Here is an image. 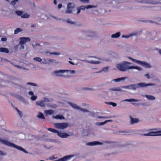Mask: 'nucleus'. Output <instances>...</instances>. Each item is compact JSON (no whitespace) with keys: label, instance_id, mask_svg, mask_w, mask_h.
Masks as SVG:
<instances>
[{"label":"nucleus","instance_id":"16","mask_svg":"<svg viewBox=\"0 0 161 161\" xmlns=\"http://www.w3.org/2000/svg\"><path fill=\"white\" fill-rule=\"evenodd\" d=\"M141 65L144 67L146 68H149L151 67V66L150 65L146 62H142V64H141Z\"/></svg>","mask_w":161,"mask_h":161},{"label":"nucleus","instance_id":"34","mask_svg":"<svg viewBox=\"0 0 161 161\" xmlns=\"http://www.w3.org/2000/svg\"><path fill=\"white\" fill-rule=\"evenodd\" d=\"M37 98V97L36 96H35L34 95H33V96H32L31 97V99L33 101H35L36 99Z\"/></svg>","mask_w":161,"mask_h":161},{"label":"nucleus","instance_id":"7","mask_svg":"<svg viewBox=\"0 0 161 161\" xmlns=\"http://www.w3.org/2000/svg\"><path fill=\"white\" fill-rule=\"evenodd\" d=\"M144 136H161V131L157 132H151L148 133L147 134H143Z\"/></svg>","mask_w":161,"mask_h":161},{"label":"nucleus","instance_id":"46","mask_svg":"<svg viewBox=\"0 0 161 161\" xmlns=\"http://www.w3.org/2000/svg\"><path fill=\"white\" fill-rule=\"evenodd\" d=\"M132 36V35H129V36H125V35H123L122 36V37L123 38H129V37H130V36Z\"/></svg>","mask_w":161,"mask_h":161},{"label":"nucleus","instance_id":"44","mask_svg":"<svg viewBox=\"0 0 161 161\" xmlns=\"http://www.w3.org/2000/svg\"><path fill=\"white\" fill-rule=\"evenodd\" d=\"M17 111L20 117L21 118L22 117V113L21 112L19 111V110L17 109Z\"/></svg>","mask_w":161,"mask_h":161},{"label":"nucleus","instance_id":"9","mask_svg":"<svg viewBox=\"0 0 161 161\" xmlns=\"http://www.w3.org/2000/svg\"><path fill=\"white\" fill-rule=\"evenodd\" d=\"M57 135L59 137L63 138H66L69 136V135L67 133L59 132V131Z\"/></svg>","mask_w":161,"mask_h":161},{"label":"nucleus","instance_id":"51","mask_svg":"<svg viewBox=\"0 0 161 161\" xmlns=\"http://www.w3.org/2000/svg\"><path fill=\"white\" fill-rule=\"evenodd\" d=\"M1 40L2 41H6L7 40V39L6 38H1Z\"/></svg>","mask_w":161,"mask_h":161},{"label":"nucleus","instance_id":"38","mask_svg":"<svg viewBox=\"0 0 161 161\" xmlns=\"http://www.w3.org/2000/svg\"><path fill=\"white\" fill-rule=\"evenodd\" d=\"M91 63L94 64H99L100 62L98 61H91Z\"/></svg>","mask_w":161,"mask_h":161},{"label":"nucleus","instance_id":"57","mask_svg":"<svg viewBox=\"0 0 161 161\" xmlns=\"http://www.w3.org/2000/svg\"><path fill=\"white\" fill-rule=\"evenodd\" d=\"M53 59H48V61L49 62H53Z\"/></svg>","mask_w":161,"mask_h":161},{"label":"nucleus","instance_id":"13","mask_svg":"<svg viewBox=\"0 0 161 161\" xmlns=\"http://www.w3.org/2000/svg\"><path fill=\"white\" fill-rule=\"evenodd\" d=\"M130 124H133L137 123L139 121V119L137 118H133L131 116H130Z\"/></svg>","mask_w":161,"mask_h":161},{"label":"nucleus","instance_id":"10","mask_svg":"<svg viewBox=\"0 0 161 161\" xmlns=\"http://www.w3.org/2000/svg\"><path fill=\"white\" fill-rule=\"evenodd\" d=\"M97 6H94V5H87L86 6H81L80 7V8L81 9V10H84L86 8V9L91 8H96Z\"/></svg>","mask_w":161,"mask_h":161},{"label":"nucleus","instance_id":"35","mask_svg":"<svg viewBox=\"0 0 161 161\" xmlns=\"http://www.w3.org/2000/svg\"><path fill=\"white\" fill-rule=\"evenodd\" d=\"M18 0H14L11 2V4L13 5H14L16 2L18 1Z\"/></svg>","mask_w":161,"mask_h":161},{"label":"nucleus","instance_id":"58","mask_svg":"<svg viewBox=\"0 0 161 161\" xmlns=\"http://www.w3.org/2000/svg\"><path fill=\"white\" fill-rule=\"evenodd\" d=\"M44 100L45 102H49V100L48 99H47L46 98H44Z\"/></svg>","mask_w":161,"mask_h":161},{"label":"nucleus","instance_id":"17","mask_svg":"<svg viewBox=\"0 0 161 161\" xmlns=\"http://www.w3.org/2000/svg\"><path fill=\"white\" fill-rule=\"evenodd\" d=\"M127 77H124L120 78H118L112 80V81H114L115 82H119L121 80H124L125 79H127Z\"/></svg>","mask_w":161,"mask_h":161},{"label":"nucleus","instance_id":"33","mask_svg":"<svg viewBox=\"0 0 161 161\" xmlns=\"http://www.w3.org/2000/svg\"><path fill=\"white\" fill-rule=\"evenodd\" d=\"M28 85H30L33 86H37V85L34 83H31V82H27V83Z\"/></svg>","mask_w":161,"mask_h":161},{"label":"nucleus","instance_id":"37","mask_svg":"<svg viewBox=\"0 0 161 161\" xmlns=\"http://www.w3.org/2000/svg\"><path fill=\"white\" fill-rule=\"evenodd\" d=\"M16 14L18 15H21L22 14L23 12L21 11H17L16 12Z\"/></svg>","mask_w":161,"mask_h":161},{"label":"nucleus","instance_id":"50","mask_svg":"<svg viewBox=\"0 0 161 161\" xmlns=\"http://www.w3.org/2000/svg\"><path fill=\"white\" fill-rule=\"evenodd\" d=\"M110 104H111L113 107H115L116 106V104L114 103L111 102Z\"/></svg>","mask_w":161,"mask_h":161},{"label":"nucleus","instance_id":"12","mask_svg":"<svg viewBox=\"0 0 161 161\" xmlns=\"http://www.w3.org/2000/svg\"><path fill=\"white\" fill-rule=\"evenodd\" d=\"M102 143L99 142L98 141H94L92 142H88L86 144L87 145H90V146H94L97 145H102Z\"/></svg>","mask_w":161,"mask_h":161},{"label":"nucleus","instance_id":"4","mask_svg":"<svg viewBox=\"0 0 161 161\" xmlns=\"http://www.w3.org/2000/svg\"><path fill=\"white\" fill-rule=\"evenodd\" d=\"M54 125L58 129H64L68 127V124L67 123H56Z\"/></svg>","mask_w":161,"mask_h":161},{"label":"nucleus","instance_id":"40","mask_svg":"<svg viewBox=\"0 0 161 161\" xmlns=\"http://www.w3.org/2000/svg\"><path fill=\"white\" fill-rule=\"evenodd\" d=\"M57 158V157H55L54 156H53L49 158V160H53Z\"/></svg>","mask_w":161,"mask_h":161},{"label":"nucleus","instance_id":"64","mask_svg":"<svg viewBox=\"0 0 161 161\" xmlns=\"http://www.w3.org/2000/svg\"><path fill=\"white\" fill-rule=\"evenodd\" d=\"M69 63L70 64H74L72 62H71V61H69Z\"/></svg>","mask_w":161,"mask_h":161},{"label":"nucleus","instance_id":"27","mask_svg":"<svg viewBox=\"0 0 161 161\" xmlns=\"http://www.w3.org/2000/svg\"><path fill=\"white\" fill-rule=\"evenodd\" d=\"M37 117L39 119H44L45 117L43 114L41 112H39L37 116Z\"/></svg>","mask_w":161,"mask_h":161},{"label":"nucleus","instance_id":"52","mask_svg":"<svg viewBox=\"0 0 161 161\" xmlns=\"http://www.w3.org/2000/svg\"><path fill=\"white\" fill-rule=\"evenodd\" d=\"M67 22L68 23H70L71 24H74L75 23L74 22H72V21H69V19H68L67 20Z\"/></svg>","mask_w":161,"mask_h":161},{"label":"nucleus","instance_id":"14","mask_svg":"<svg viewBox=\"0 0 161 161\" xmlns=\"http://www.w3.org/2000/svg\"><path fill=\"white\" fill-rule=\"evenodd\" d=\"M0 52L5 53H7L9 52V51L8 49L7 48L4 47H0Z\"/></svg>","mask_w":161,"mask_h":161},{"label":"nucleus","instance_id":"6","mask_svg":"<svg viewBox=\"0 0 161 161\" xmlns=\"http://www.w3.org/2000/svg\"><path fill=\"white\" fill-rule=\"evenodd\" d=\"M19 39L20 40L19 43L20 45H24L26 42L31 41L30 38L28 37H22L20 38Z\"/></svg>","mask_w":161,"mask_h":161},{"label":"nucleus","instance_id":"54","mask_svg":"<svg viewBox=\"0 0 161 161\" xmlns=\"http://www.w3.org/2000/svg\"><path fill=\"white\" fill-rule=\"evenodd\" d=\"M81 9L80 8H78L77 9V14H78L80 13Z\"/></svg>","mask_w":161,"mask_h":161},{"label":"nucleus","instance_id":"63","mask_svg":"<svg viewBox=\"0 0 161 161\" xmlns=\"http://www.w3.org/2000/svg\"><path fill=\"white\" fill-rule=\"evenodd\" d=\"M15 67H17V68H21V67L19 66V65H14Z\"/></svg>","mask_w":161,"mask_h":161},{"label":"nucleus","instance_id":"45","mask_svg":"<svg viewBox=\"0 0 161 161\" xmlns=\"http://www.w3.org/2000/svg\"><path fill=\"white\" fill-rule=\"evenodd\" d=\"M81 2L83 3H89V0H80Z\"/></svg>","mask_w":161,"mask_h":161},{"label":"nucleus","instance_id":"5","mask_svg":"<svg viewBox=\"0 0 161 161\" xmlns=\"http://www.w3.org/2000/svg\"><path fill=\"white\" fill-rule=\"evenodd\" d=\"M75 4L72 3H69L67 6V9L66 11V13H72V9L74 8Z\"/></svg>","mask_w":161,"mask_h":161},{"label":"nucleus","instance_id":"24","mask_svg":"<svg viewBox=\"0 0 161 161\" xmlns=\"http://www.w3.org/2000/svg\"><path fill=\"white\" fill-rule=\"evenodd\" d=\"M145 97L147 98V99L149 100H153L155 99V97L152 96L150 95H146Z\"/></svg>","mask_w":161,"mask_h":161},{"label":"nucleus","instance_id":"8","mask_svg":"<svg viewBox=\"0 0 161 161\" xmlns=\"http://www.w3.org/2000/svg\"><path fill=\"white\" fill-rule=\"evenodd\" d=\"M69 104L73 108L75 109H77L80 110L82 111H83L84 112H88L89 111L86 109H82L80 108V107L77 106V105L72 103L70 102H69Z\"/></svg>","mask_w":161,"mask_h":161},{"label":"nucleus","instance_id":"48","mask_svg":"<svg viewBox=\"0 0 161 161\" xmlns=\"http://www.w3.org/2000/svg\"><path fill=\"white\" fill-rule=\"evenodd\" d=\"M145 76L148 79H150V76L148 74H145Z\"/></svg>","mask_w":161,"mask_h":161},{"label":"nucleus","instance_id":"25","mask_svg":"<svg viewBox=\"0 0 161 161\" xmlns=\"http://www.w3.org/2000/svg\"><path fill=\"white\" fill-rule=\"evenodd\" d=\"M110 90L112 91H122V90L119 87H117L115 88H112L110 89Z\"/></svg>","mask_w":161,"mask_h":161},{"label":"nucleus","instance_id":"29","mask_svg":"<svg viewBox=\"0 0 161 161\" xmlns=\"http://www.w3.org/2000/svg\"><path fill=\"white\" fill-rule=\"evenodd\" d=\"M22 30L20 28H17L14 31V34H16L18 33L19 32L21 31Z\"/></svg>","mask_w":161,"mask_h":161},{"label":"nucleus","instance_id":"22","mask_svg":"<svg viewBox=\"0 0 161 161\" xmlns=\"http://www.w3.org/2000/svg\"><path fill=\"white\" fill-rule=\"evenodd\" d=\"M47 130L54 133H57V134L59 132L57 130L50 128H47Z\"/></svg>","mask_w":161,"mask_h":161},{"label":"nucleus","instance_id":"42","mask_svg":"<svg viewBox=\"0 0 161 161\" xmlns=\"http://www.w3.org/2000/svg\"><path fill=\"white\" fill-rule=\"evenodd\" d=\"M82 90H93L91 88H87V87L83 88L82 89Z\"/></svg>","mask_w":161,"mask_h":161},{"label":"nucleus","instance_id":"39","mask_svg":"<svg viewBox=\"0 0 161 161\" xmlns=\"http://www.w3.org/2000/svg\"><path fill=\"white\" fill-rule=\"evenodd\" d=\"M50 54L51 55L52 54H54L55 55H59L60 54V53L58 52H51L50 53Z\"/></svg>","mask_w":161,"mask_h":161},{"label":"nucleus","instance_id":"43","mask_svg":"<svg viewBox=\"0 0 161 161\" xmlns=\"http://www.w3.org/2000/svg\"><path fill=\"white\" fill-rule=\"evenodd\" d=\"M91 34H90L89 36H91L92 37H93V36H95L96 35V33L94 32H91Z\"/></svg>","mask_w":161,"mask_h":161},{"label":"nucleus","instance_id":"2","mask_svg":"<svg viewBox=\"0 0 161 161\" xmlns=\"http://www.w3.org/2000/svg\"><path fill=\"white\" fill-rule=\"evenodd\" d=\"M0 141L3 143L5 144L8 146L13 147L14 148L24 152L25 153H27V152L22 147H21L15 144H14L12 143H11L8 141L0 139Z\"/></svg>","mask_w":161,"mask_h":161},{"label":"nucleus","instance_id":"26","mask_svg":"<svg viewBox=\"0 0 161 161\" xmlns=\"http://www.w3.org/2000/svg\"><path fill=\"white\" fill-rule=\"evenodd\" d=\"M124 101H127L129 102H138L139 101L138 100L136 99H126L124 100Z\"/></svg>","mask_w":161,"mask_h":161},{"label":"nucleus","instance_id":"3","mask_svg":"<svg viewBox=\"0 0 161 161\" xmlns=\"http://www.w3.org/2000/svg\"><path fill=\"white\" fill-rule=\"evenodd\" d=\"M154 84H146L144 83H140L137 84H131L130 85L131 89L133 90H136L137 88H140L145 87L147 86H154Z\"/></svg>","mask_w":161,"mask_h":161},{"label":"nucleus","instance_id":"60","mask_svg":"<svg viewBox=\"0 0 161 161\" xmlns=\"http://www.w3.org/2000/svg\"><path fill=\"white\" fill-rule=\"evenodd\" d=\"M91 115L93 117L94 116L95 114L94 113H91Z\"/></svg>","mask_w":161,"mask_h":161},{"label":"nucleus","instance_id":"28","mask_svg":"<svg viewBox=\"0 0 161 161\" xmlns=\"http://www.w3.org/2000/svg\"><path fill=\"white\" fill-rule=\"evenodd\" d=\"M147 3H148L153 4H156L158 3L157 2L153 0H148V2Z\"/></svg>","mask_w":161,"mask_h":161},{"label":"nucleus","instance_id":"56","mask_svg":"<svg viewBox=\"0 0 161 161\" xmlns=\"http://www.w3.org/2000/svg\"><path fill=\"white\" fill-rule=\"evenodd\" d=\"M24 45H21V48L20 49H24V47L23 46Z\"/></svg>","mask_w":161,"mask_h":161},{"label":"nucleus","instance_id":"59","mask_svg":"<svg viewBox=\"0 0 161 161\" xmlns=\"http://www.w3.org/2000/svg\"><path fill=\"white\" fill-rule=\"evenodd\" d=\"M105 121L106 122V123H107V122H112V120H105Z\"/></svg>","mask_w":161,"mask_h":161},{"label":"nucleus","instance_id":"19","mask_svg":"<svg viewBox=\"0 0 161 161\" xmlns=\"http://www.w3.org/2000/svg\"><path fill=\"white\" fill-rule=\"evenodd\" d=\"M129 58L132 60L133 62L140 64L141 65L142 64V61L137 60L135 59H133L130 57H129Z\"/></svg>","mask_w":161,"mask_h":161},{"label":"nucleus","instance_id":"47","mask_svg":"<svg viewBox=\"0 0 161 161\" xmlns=\"http://www.w3.org/2000/svg\"><path fill=\"white\" fill-rule=\"evenodd\" d=\"M108 67H105L103 68L102 69L103 71H107L108 70Z\"/></svg>","mask_w":161,"mask_h":161},{"label":"nucleus","instance_id":"11","mask_svg":"<svg viewBox=\"0 0 161 161\" xmlns=\"http://www.w3.org/2000/svg\"><path fill=\"white\" fill-rule=\"evenodd\" d=\"M66 71V70H59L58 71H55L54 72V74H55L57 76H62V75H60V74L64 73Z\"/></svg>","mask_w":161,"mask_h":161},{"label":"nucleus","instance_id":"20","mask_svg":"<svg viewBox=\"0 0 161 161\" xmlns=\"http://www.w3.org/2000/svg\"><path fill=\"white\" fill-rule=\"evenodd\" d=\"M54 111L52 110H46L44 113L47 115H51L54 113Z\"/></svg>","mask_w":161,"mask_h":161},{"label":"nucleus","instance_id":"62","mask_svg":"<svg viewBox=\"0 0 161 161\" xmlns=\"http://www.w3.org/2000/svg\"><path fill=\"white\" fill-rule=\"evenodd\" d=\"M35 26H36L35 25V24H32V25H31V27H35Z\"/></svg>","mask_w":161,"mask_h":161},{"label":"nucleus","instance_id":"30","mask_svg":"<svg viewBox=\"0 0 161 161\" xmlns=\"http://www.w3.org/2000/svg\"><path fill=\"white\" fill-rule=\"evenodd\" d=\"M34 60L38 61L39 62H41L42 61V59L39 57H36L34 58Z\"/></svg>","mask_w":161,"mask_h":161},{"label":"nucleus","instance_id":"53","mask_svg":"<svg viewBox=\"0 0 161 161\" xmlns=\"http://www.w3.org/2000/svg\"><path fill=\"white\" fill-rule=\"evenodd\" d=\"M62 7V4H59L58 5V8L59 9Z\"/></svg>","mask_w":161,"mask_h":161},{"label":"nucleus","instance_id":"31","mask_svg":"<svg viewBox=\"0 0 161 161\" xmlns=\"http://www.w3.org/2000/svg\"><path fill=\"white\" fill-rule=\"evenodd\" d=\"M112 117V116H107V117L98 116L97 117V118H98V119H102V118L107 119V118H111Z\"/></svg>","mask_w":161,"mask_h":161},{"label":"nucleus","instance_id":"21","mask_svg":"<svg viewBox=\"0 0 161 161\" xmlns=\"http://www.w3.org/2000/svg\"><path fill=\"white\" fill-rule=\"evenodd\" d=\"M120 35V33L118 32L115 33V34H113L111 35V37L113 38L119 37Z\"/></svg>","mask_w":161,"mask_h":161},{"label":"nucleus","instance_id":"1","mask_svg":"<svg viewBox=\"0 0 161 161\" xmlns=\"http://www.w3.org/2000/svg\"><path fill=\"white\" fill-rule=\"evenodd\" d=\"M131 63L128 62L124 61L121 63L116 64V67L117 69L121 71H125L129 69H135L139 70H142V69L137 66H129Z\"/></svg>","mask_w":161,"mask_h":161},{"label":"nucleus","instance_id":"15","mask_svg":"<svg viewBox=\"0 0 161 161\" xmlns=\"http://www.w3.org/2000/svg\"><path fill=\"white\" fill-rule=\"evenodd\" d=\"M141 65L144 67L146 68H149L151 67V66L150 65L146 62H142V64H141Z\"/></svg>","mask_w":161,"mask_h":161},{"label":"nucleus","instance_id":"18","mask_svg":"<svg viewBox=\"0 0 161 161\" xmlns=\"http://www.w3.org/2000/svg\"><path fill=\"white\" fill-rule=\"evenodd\" d=\"M36 104L42 107H44L45 106L44 102L42 101H41L36 102Z\"/></svg>","mask_w":161,"mask_h":161},{"label":"nucleus","instance_id":"23","mask_svg":"<svg viewBox=\"0 0 161 161\" xmlns=\"http://www.w3.org/2000/svg\"><path fill=\"white\" fill-rule=\"evenodd\" d=\"M53 118L57 119H64V117L62 115H57L55 116H53Z\"/></svg>","mask_w":161,"mask_h":161},{"label":"nucleus","instance_id":"32","mask_svg":"<svg viewBox=\"0 0 161 161\" xmlns=\"http://www.w3.org/2000/svg\"><path fill=\"white\" fill-rule=\"evenodd\" d=\"M130 87H131L130 85H128V86H121V88H125L128 89H131Z\"/></svg>","mask_w":161,"mask_h":161},{"label":"nucleus","instance_id":"55","mask_svg":"<svg viewBox=\"0 0 161 161\" xmlns=\"http://www.w3.org/2000/svg\"><path fill=\"white\" fill-rule=\"evenodd\" d=\"M5 154L3 153L2 151H0V155H5Z\"/></svg>","mask_w":161,"mask_h":161},{"label":"nucleus","instance_id":"49","mask_svg":"<svg viewBox=\"0 0 161 161\" xmlns=\"http://www.w3.org/2000/svg\"><path fill=\"white\" fill-rule=\"evenodd\" d=\"M28 94L29 95H31L32 96H33V95H34L33 92L32 91H29L28 92Z\"/></svg>","mask_w":161,"mask_h":161},{"label":"nucleus","instance_id":"41","mask_svg":"<svg viewBox=\"0 0 161 161\" xmlns=\"http://www.w3.org/2000/svg\"><path fill=\"white\" fill-rule=\"evenodd\" d=\"M106 123V122L104 121L103 122H100V123H97V124L99 125H104V124H105Z\"/></svg>","mask_w":161,"mask_h":161},{"label":"nucleus","instance_id":"36","mask_svg":"<svg viewBox=\"0 0 161 161\" xmlns=\"http://www.w3.org/2000/svg\"><path fill=\"white\" fill-rule=\"evenodd\" d=\"M29 16V15L26 14H25L21 16V17L22 18H28Z\"/></svg>","mask_w":161,"mask_h":161},{"label":"nucleus","instance_id":"61","mask_svg":"<svg viewBox=\"0 0 161 161\" xmlns=\"http://www.w3.org/2000/svg\"><path fill=\"white\" fill-rule=\"evenodd\" d=\"M53 3L55 4H57V1L56 0H54L53 1Z\"/></svg>","mask_w":161,"mask_h":161}]
</instances>
